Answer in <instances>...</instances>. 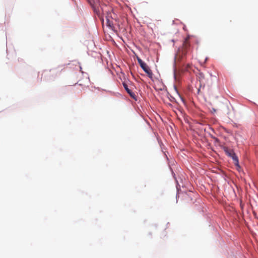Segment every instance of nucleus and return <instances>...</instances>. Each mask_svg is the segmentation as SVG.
Wrapping results in <instances>:
<instances>
[{"mask_svg":"<svg viewBox=\"0 0 258 258\" xmlns=\"http://www.w3.org/2000/svg\"><path fill=\"white\" fill-rule=\"evenodd\" d=\"M137 59L140 67L144 70V71L147 74L150 78H152L153 73L148 65L144 62L139 57L137 56Z\"/></svg>","mask_w":258,"mask_h":258,"instance_id":"1","label":"nucleus"},{"mask_svg":"<svg viewBox=\"0 0 258 258\" xmlns=\"http://www.w3.org/2000/svg\"><path fill=\"white\" fill-rule=\"evenodd\" d=\"M223 150L225 152L226 154L232 158L234 162V164L236 166H239L238 165V159L236 154H235L234 151L232 149H231L227 147H224L223 148Z\"/></svg>","mask_w":258,"mask_h":258,"instance_id":"2","label":"nucleus"},{"mask_svg":"<svg viewBox=\"0 0 258 258\" xmlns=\"http://www.w3.org/2000/svg\"><path fill=\"white\" fill-rule=\"evenodd\" d=\"M189 36H187L184 40L182 46L180 49L179 50V53L180 52L182 54V55H185L186 53L188 52V49L190 47V43L189 41Z\"/></svg>","mask_w":258,"mask_h":258,"instance_id":"3","label":"nucleus"},{"mask_svg":"<svg viewBox=\"0 0 258 258\" xmlns=\"http://www.w3.org/2000/svg\"><path fill=\"white\" fill-rule=\"evenodd\" d=\"M198 78L199 79V81L200 82V87L198 89L197 93L198 94H200V92H201V89H200V88L202 87V84H203L204 86H205V84H204V80L205 79V76H204V74L203 73H199L198 75Z\"/></svg>","mask_w":258,"mask_h":258,"instance_id":"4","label":"nucleus"},{"mask_svg":"<svg viewBox=\"0 0 258 258\" xmlns=\"http://www.w3.org/2000/svg\"><path fill=\"white\" fill-rule=\"evenodd\" d=\"M122 85H123V87H124V89H125V90H126V91L128 93V94L130 95V96H131L132 98H134V99H136V94H135L134 92H133L131 91V90H130V89L128 88V86H127V85L125 83H124V82H123V83H122Z\"/></svg>","mask_w":258,"mask_h":258,"instance_id":"5","label":"nucleus"},{"mask_svg":"<svg viewBox=\"0 0 258 258\" xmlns=\"http://www.w3.org/2000/svg\"><path fill=\"white\" fill-rule=\"evenodd\" d=\"M106 25L110 28H112L113 27L112 23L108 18L106 19Z\"/></svg>","mask_w":258,"mask_h":258,"instance_id":"6","label":"nucleus"},{"mask_svg":"<svg viewBox=\"0 0 258 258\" xmlns=\"http://www.w3.org/2000/svg\"><path fill=\"white\" fill-rule=\"evenodd\" d=\"M94 11L96 13V14L99 15V11H97L96 9H94Z\"/></svg>","mask_w":258,"mask_h":258,"instance_id":"7","label":"nucleus"}]
</instances>
